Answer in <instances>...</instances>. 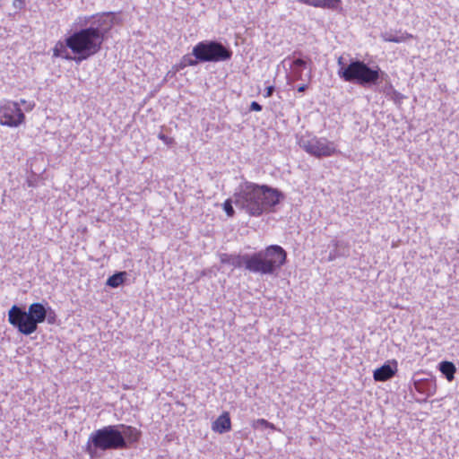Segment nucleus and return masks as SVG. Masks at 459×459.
I'll return each mask as SVG.
<instances>
[{"label":"nucleus","instance_id":"1","mask_svg":"<svg viewBox=\"0 0 459 459\" xmlns=\"http://www.w3.org/2000/svg\"><path fill=\"white\" fill-rule=\"evenodd\" d=\"M113 24L110 13L79 16L75 25L80 29L67 37V46L74 55V61L79 64L98 54Z\"/></svg>","mask_w":459,"mask_h":459},{"label":"nucleus","instance_id":"2","mask_svg":"<svg viewBox=\"0 0 459 459\" xmlns=\"http://www.w3.org/2000/svg\"><path fill=\"white\" fill-rule=\"evenodd\" d=\"M283 198L277 188L244 180L235 190L234 204L249 216L259 217L272 212Z\"/></svg>","mask_w":459,"mask_h":459},{"label":"nucleus","instance_id":"3","mask_svg":"<svg viewBox=\"0 0 459 459\" xmlns=\"http://www.w3.org/2000/svg\"><path fill=\"white\" fill-rule=\"evenodd\" d=\"M140 431L134 427L117 424L94 430L89 436L84 451L91 458L100 456V452L127 449L138 441Z\"/></svg>","mask_w":459,"mask_h":459},{"label":"nucleus","instance_id":"4","mask_svg":"<svg viewBox=\"0 0 459 459\" xmlns=\"http://www.w3.org/2000/svg\"><path fill=\"white\" fill-rule=\"evenodd\" d=\"M287 253L278 245H272L254 254L221 255V262L235 268L244 266L247 271L260 274H273L286 262Z\"/></svg>","mask_w":459,"mask_h":459},{"label":"nucleus","instance_id":"5","mask_svg":"<svg viewBox=\"0 0 459 459\" xmlns=\"http://www.w3.org/2000/svg\"><path fill=\"white\" fill-rule=\"evenodd\" d=\"M46 307L47 304L34 302L26 311L23 307L13 305L8 311V322L19 333L30 335L37 331L39 324L46 321Z\"/></svg>","mask_w":459,"mask_h":459},{"label":"nucleus","instance_id":"6","mask_svg":"<svg viewBox=\"0 0 459 459\" xmlns=\"http://www.w3.org/2000/svg\"><path fill=\"white\" fill-rule=\"evenodd\" d=\"M387 74L379 66L370 67L364 61L351 59L348 66L342 69L340 78L344 82L359 84L364 88L377 85L380 81L385 80Z\"/></svg>","mask_w":459,"mask_h":459},{"label":"nucleus","instance_id":"7","mask_svg":"<svg viewBox=\"0 0 459 459\" xmlns=\"http://www.w3.org/2000/svg\"><path fill=\"white\" fill-rule=\"evenodd\" d=\"M192 56L201 63H218L230 60L232 51L220 41L203 40L193 48Z\"/></svg>","mask_w":459,"mask_h":459},{"label":"nucleus","instance_id":"8","mask_svg":"<svg viewBox=\"0 0 459 459\" xmlns=\"http://www.w3.org/2000/svg\"><path fill=\"white\" fill-rule=\"evenodd\" d=\"M299 146L316 158L329 157L337 152L335 143L325 137H302L299 140Z\"/></svg>","mask_w":459,"mask_h":459},{"label":"nucleus","instance_id":"9","mask_svg":"<svg viewBox=\"0 0 459 459\" xmlns=\"http://www.w3.org/2000/svg\"><path fill=\"white\" fill-rule=\"evenodd\" d=\"M25 120V115L15 101L5 100L0 104V124L17 127Z\"/></svg>","mask_w":459,"mask_h":459},{"label":"nucleus","instance_id":"10","mask_svg":"<svg viewBox=\"0 0 459 459\" xmlns=\"http://www.w3.org/2000/svg\"><path fill=\"white\" fill-rule=\"evenodd\" d=\"M312 63L309 57L307 59L288 56L283 61V65H289L290 73L287 76L289 81H302L304 80L303 72L307 67V64Z\"/></svg>","mask_w":459,"mask_h":459},{"label":"nucleus","instance_id":"11","mask_svg":"<svg viewBox=\"0 0 459 459\" xmlns=\"http://www.w3.org/2000/svg\"><path fill=\"white\" fill-rule=\"evenodd\" d=\"M392 364L393 366L390 362L385 363L383 366L377 368L373 373L374 379L383 382L392 378L397 371V362L393 360Z\"/></svg>","mask_w":459,"mask_h":459},{"label":"nucleus","instance_id":"12","mask_svg":"<svg viewBox=\"0 0 459 459\" xmlns=\"http://www.w3.org/2000/svg\"><path fill=\"white\" fill-rule=\"evenodd\" d=\"M212 429L213 431L220 434L228 432L231 429V421L228 412L220 415L216 420L212 422Z\"/></svg>","mask_w":459,"mask_h":459},{"label":"nucleus","instance_id":"13","mask_svg":"<svg viewBox=\"0 0 459 459\" xmlns=\"http://www.w3.org/2000/svg\"><path fill=\"white\" fill-rule=\"evenodd\" d=\"M299 3L314 7L327 8L332 10L340 9L341 0H297Z\"/></svg>","mask_w":459,"mask_h":459},{"label":"nucleus","instance_id":"14","mask_svg":"<svg viewBox=\"0 0 459 459\" xmlns=\"http://www.w3.org/2000/svg\"><path fill=\"white\" fill-rule=\"evenodd\" d=\"M382 40L385 42H394V43H401L404 42L407 39H412L413 36L407 32H402V31H385L382 32L380 35Z\"/></svg>","mask_w":459,"mask_h":459},{"label":"nucleus","instance_id":"15","mask_svg":"<svg viewBox=\"0 0 459 459\" xmlns=\"http://www.w3.org/2000/svg\"><path fill=\"white\" fill-rule=\"evenodd\" d=\"M333 249L330 251L327 260L332 262L340 256L349 255V247L347 243L342 241H334L333 243Z\"/></svg>","mask_w":459,"mask_h":459},{"label":"nucleus","instance_id":"16","mask_svg":"<svg viewBox=\"0 0 459 459\" xmlns=\"http://www.w3.org/2000/svg\"><path fill=\"white\" fill-rule=\"evenodd\" d=\"M69 47L67 46V37L65 39V42L58 41L54 48H53V56L56 57H62L65 60H73L74 58V55L72 56L68 51Z\"/></svg>","mask_w":459,"mask_h":459},{"label":"nucleus","instance_id":"17","mask_svg":"<svg viewBox=\"0 0 459 459\" xmlns=\"http://www.w3.org/2000/svg\"><path fill=\"white\" fill-rule=\"evenodd\" d=\"M439 370L446 377L448 381H452L455 378V373L456 368L453 362L442 361L439 363Z\"/></svg>","mask_w":459,"mask_h":459},{"label":"nucleus","instance_id":"18","mask_svg":"<svg viewBox=\"0 0 459 459\" xmlns=\"http://www.w3.org/2000/svg\"><path fill=\"white\" fill-rule=\"evenodd\" d=\"M126 276V272H118L109 276L107 280V286L111 288H117L123 284Z\"/></svg>","mask_w":459,"mask_h":459},{"label":"nucleus","instance_id":"19","mask_svg":"<svg viewBox=\"0 0 459 459\" xmlns=\"http://www.w3.org/2000/svg\"><path fill=\"white\" fill-rule=\"evenodd\" d=\"M199 63H201V61L196 57L194 56L193 58L190 55H185L178 64V69H184L186 66H195Z\"/></svg>","mask_w":459,"mask_h":459},{"label":"nucleus","instance_id":"20","mask_svg":"<svg viewBox=\"0 0 459 459\" xmlns=\"http://www.w3.org/2000/svg\"><path fill=\"white\" fill-rule=\"evenodd\" d=\"M232 204H234V196L232 198L227 199L223 203V210L229 217H232L235 214Z\"/></svg>","mask_w":459,"mask_h":459},{"label":"nucleus","instance_id":"21","mask_svg":"<svg viewBox=\"0 0 459 459\" xmlns=\"http://www.w3.org/2000/svg\"><path fill=\"white\" fill-rule=\"evenodd\" d=\"M46 312L48 314V316L46 318L48 323L54 324L56 322V317L55 311L49 306L47 305Z\"/></svg>","mask_w":459,"mask_h":459},{"label":"nucleus","instance_id":"22","mask_svg":"<svg viewBox=\"0 0 459 459\" xmlns=\"http://www.w3.org/2000/svg\"><path fill=\"white\" fill-rule=\"evenodd\" d=\"M384 92L386 95L393 94V98L394 99H398V98L402 97L401 93L398 92L396 90H394V87L391 84L385 88Z\"/></svg>","mask_w":459,"mask_h":459},{"label":"nucleus","instance_id":"23","mask_svg":"<svg viewBox=\"0 0 459 459\" xmlns=\"http://www.w3.org/2000/svg\"><path fill=\"white\" fill-rule=\"evenodd\" d=\"M158 138L160 140H161L165 144H167L168 146H170L174 143V139L171 138V137H169L167 135H165L164 134L162 133H160L158 134Z\"/></svg>","mask_w":459,"mask_h":459},{"label":"nucleus","instance_id":"24","mask_svg":"<svg viewBox=\"0 0 459 459\" xmlns=\"http://www.w3.org/2000/svg\"><path fill=\"white\" fill-rule=\"evenodd\" d=\"M337 65H338L337 74L340 77V72L342 71V69H344L345 67H347L348 64L344 63V58L342 56H340L337 60Z\"/></svg>","mask_w":459,"mask_h":459},{"label":"nucleus","instance_id":"25","mask_svg":"<svg viewBox=\"0 0 459 459\" xmlns=\"http://www.w3.org/2000/svg\"><path fill=\"white\" fill-rule=\"evenodd\" d=\"M263 109L262 106L256 102V101H252L251 104H250V110H253V111H261Z\"/></svg>","mask_w":459,"mask_h":459},{"label":"nucleus","instance_id":"26","mask_svg":"<svg viewBox=\"0 0 459 459\" xmlns=\"http://www.w3.org/2000/svg\"><path fill=\"white\" fill-rule=\"evenodd\" d=\"M423 385H424V383H423V382H421V381H415V382H414L415 389H416L418 392H421V393H423V392H424Z\"/></svg>","mask_w":459,"mask_h":459},{"label":"nucleus","instance_id":"27","mask_svg":"<svg viewBox=\"0 0 459 459\" xmlns=\"http://www.w3.org/2000/svg\"><path fill=\"white\" fill-rule=\"evenodd\" d=\"M273 91H274V87L273 86H268L265 89L264 97L265 98L271 97L273 95Z\"/></svg>","mask_w":459,"mask_h":459},{"label":"nucleus","instance_id":"28","mask_svg":"<svg viewBox=\"0 0 459 459\" xmlns=\"http://www.w3.org/2000/svg\"><path fill=\"white\" fill-rule=\"evenodd\" d=\"M13 5L15 7L22 8V5H23V1L22 0H14L13 1Z\"/></svg>","mask_w":459,"mask_h":459},{"label":"nucleus","instance_id":"29","mask_svg":"<svg viewBox=\"0 0 459 459\" xmlns=\"http://www.w3.org/2000/svg\"><path fill=\"white\" fill-rule=\"evenodd\" d=\"M307 89V84H302L298 88L299 92H304Z\"/></svg>","mask_w":459,"mask_h":459},{"label":"nucleus","instance_id":"30","mask_svg":"<svg viewBox=\"0 0 459 459\" xmlns=\"http://www.w3.org/2000/svg\"><path fill=\"white\" fill-rule=\"evenodd\" d=\"M34 107V104H29V106L26 108V110H30Z\"/></svg>","mask_w":459,"mask_h":459},{"label":"nucleus","instance_id":"31","mask_svg":"<svg viewBox=\"0 0 459 459\" xmlns=\"http://www.w3.org/2000/svg\"><path fill=\"white\" fill-rule=\"evenodd\" d=\"M307 75V79L309 80L311 78V73L309 72Z\"/></svg>","mask_w":459,"mask_h":459},{"label":"nucleus","instance_id":"32","mask_svg":"<svg viewBox=\"0 0 459 459\" xmlns=\"http://www.w3.org/2000/svg\"><path fill=\"white\" fill-rule=\"evenodd\" d=\"M21 102H22V104H25V103H26V100H21Z\"/></svg>","mask_w":459,"mask_h":459},{"label":"nucleus","instance_id":"33","mask_svg":"<svg viewBox=\"0 0 459 459\" xmlns=\"http://www.w3.org/2000/svg\"><path fill=\"white\" fill-rule=\"evenodd\" d=\"M261 422L262 423H267V421L265 420H261Z\"/></svg>","mask_w":459,"mask_h":459}]
</instances>
